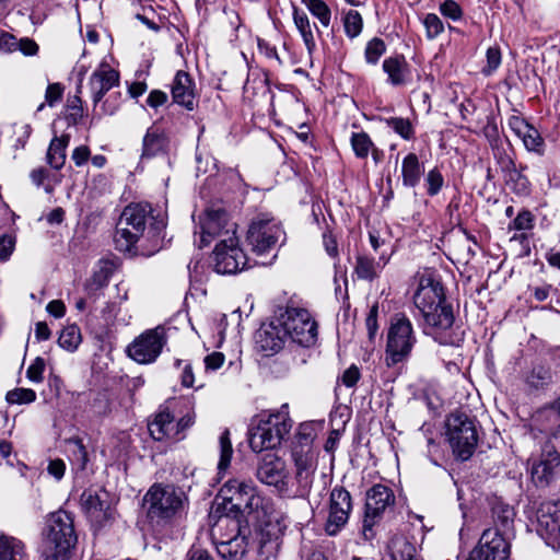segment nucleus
<instances>
[{
	"label": "nucleus",
	"instance_id": "1",
	"mask_svg": "<svg viewBox=\"0 0 560 560\" xmlns=\"http://www.w3.org/2000/svg\"><path fill=\"white\" fill-rule=\"evenodd\" d=\"M413 303L423 318L424 334L433 336L443 345H457L462 340L459 335H446L453 327L455 318L439 280L427 273L419 276Z\"/></svg>",
	"mask_w": 560,
	"mask_h": 560
},
{
	"label": "nucleus",
	"instance_id": "2",
	"mask_svg": "<svg viewBox=\"0 0 560 560\" xmlns=\"http://www.w3.org/2000/svg\"><path fill=\"white\" fill-rule=\"evenodd\" d=\"M218 497L222 499L226 515L219 520L221 524L238 520L240 516L259 513L266 515L270 509V500L262 497L254 481L233 478L228 480L220 489Z\"/></svg>",
	"mask_w": 560,
	"mask_h": 560
},
{
	"label": "nucleus",
	"instance_id": "3",
	"mask_svg": "<svg viewBox=\"0 0 560 560\" xmlns=\"http://www.w3.org/2000/svg\"><path fill=\"white\" fill-rule=\"evenodd\" d=\"M143 508L151 522L164 525L187 514L189 499L180 487L154 483L143 497Z\"/></svg>",
	"mask_w": 560,
	"mask_h": 560
},
{
	"label": "nucleus",
	"instance_id": "4",
	"mask_svg": "<svg viewBox=\"0 0 560 560\" xmlns=\"http://www.w3.org/2000/svg\"><path fill=\"white\" fill-rule=\"evenodd\" d=\"M40 560H69L78 537L73 518L67 511L51 513L46 521Z\"/></svg>",
	"mask_w": 560,
	"mask_h": 560
},
{
	"label": "nucleus",
	"instance_id": "5",
	"mask_svg": "<svg viewBox=\"0 0 560 560\" xmlns=\"http://www.w3.org/2000/svg\"><path fill=\"white\" fill-rule=\"evenodd\" d=\"M417 343V335L411 320L404 314L390 318L386 335L385 363L395 366L406 362Z\"/></svg>",
	"mask_w": 560,
	"mask_h": 560
},
{
	"label": "nucleus",
	"instance_id": "6",
	"mask_svg": "<svg viewBox=\"0 0 560 560\" xmlns=\"http://www.w3.org/2000/svg\"><path fill=\"white\" fill-rule=\"evenodd\" d=\"M151 212V206L148 203H131L124 209L114 235L117 250L131 252L142 236Z\"/></svg>",
	"mask_w": 560,
	"mask_h": 560
},
{
	"label": "nucleus",
	"instance_id": "7",
	"mask_svg": "<svg viewBox=\"0 0 560 560\" xmlns=\"http://www.w3.org/2000/svg\"><path fill=\"white\" fill-rule=\"evenodd\" d=\"M284 240L285 233L281 222L270 213H259L252 220L247 242L258 257L273 253Z\"/></svg>",
	"mask_w": 560,
	"mask_h": 560
},
{
	"label": "nucleus",
	"instance_id": "8",
	"mask_svg": "<svg viewBox=\"0 0 560 560\" xmlns=\"http://www.w3.org/2000/svg\"><path fill=\"white\" fill-rule=\"evenodd\" d=\"M292 429V420L285 411H278L261 418L252 429L249 446L254 452L271 450L281 444Z\"/></svg>",
	"mask_w": 560,
	"mask_h": 560
},
{
	"label": "nucleus",
	"instance_id": "9",
	"mask_svg": "<svg viewBox=\"0 0 560 560\" xmlns=\"http://www.w3.org/2000/svg\"><path fill=\"white\" fill-rule=\"evenodd\" d=\"M447 438L453 454L460 460L469 459L478 443L475 421L465 413H452L446 421Z\"/></svg>",
	"mask_w": 560,
	"mask_h": 560
},
{
	"label": "nucleus",
	"instance_id": "10",
	"mask_svg": "<svg viewBox=\"0 0 560 560\" xmlns=\"http://www.w3.org/2000/svg\"><path fill=\"white\" fill-rule=\"evenodd\" d=\"M255 520H262L259 529V547L258 552L262 560H269L276 557L280 546L281 539L288 528V518L282 513L272 511V503L266 515L261 512L259 516L254 514Z\"/></svg>",
	"mask_w": 560,
	"mask_h": 560
},
{
	"label": "nucleus",
	"instance_id": "11",
	"mask_svg": "<svg viewBox=\"0 0 560 560\" xmlns=\"http://www.w3.org/2000/svg\"><path fill=\"white\" fill-rule=\"evenodd\" d=\"M284 334L293 342L311 347L317 340V325L310 312L305 308H287L279 317Z\"/></svg>",
	"mask_w": 560,
	"mask_h": 560
},
{
	"label": "nucleus",
	"instance_id": "12",
	"mask_svg": "<svg viewBox=\"0 0 560 560\" xmlns=\"http://www.w3.org/2000/svg\"><path fill=\"white\" fill-rule=\"evenodd\" d=\"M194 423V412H187L176 420L168 407H160L153 419L149 421L148 429L155 441H180L185 438L186 430Z\"/></svg>",
	"mask_w": 560,
	"mask_h": 560
},
{
	"label": "nucleus",
	"instance_id": "13",
	"mask_svg": "<svg viewBox=\"0 0 560 560\" xmlns=\"http://www.w3.org/2000/svg\"><path fill=\"white\" fill-rule=\"evenodd\" d=\"M167 342L165 329L158 326L147 329L126 348L127 355L139 364H151L160 357Z\"/></svg>",
	"mask_w": 560,
	"mask_h": 560
},
{
	"label": "nucleus",
	"instance_id": "14",
	"mask_svg": "<svg viewBox=\"0 0 560 560\" xmlns=\"http://www.w3.org/2000/svg\"><path fill=\"white\" fill-rule=\"evenodd\" d=\"M256 477L261 483L273 487L279 495H290V472L285 462L276 454L268 453L260 458Z\"/></svg>",
	"mask_w": 560,
	"mask_h": 560
},
{
	"label": "nucleus",
	"instance_id": "15",
	"mask_svg": "<svg viewBox=\"0 0 560 560\" xmlns=\"http://www.w3.org/2000/svg\"><path fill=\"white\" fill-rule=\"evenodd\" d=\"M214 270L221 275H233L245 269L248 259L240 247L236 235L223 237L213 250Z\"/></svg>",
	"mask_w": 560,
	"mask_h": 560
},
{
	"label": "nucleus",
	"instance_id": "16",
	"mask_svg": "<svg viewBox=\"0 0 560 560\" xmlns=\"http://www.w3.org/2000/svg\"><path fill=\"white\" fill-rule=\"evenodd\" d=\"M395 495L390 488L375 485L366 492L365 514L363 520V535L366 539L373 537V526L385 510L393 505Z\"/></svg>",
	"mask_w": 560,
	"mask_h": 560
},
{
	"label": "nucleus",
	"instance_id": "17",
	"mask_svg": "<svg viewBox=\"0 0 560 560\" xmlns=\"http://www.w3.org/2000/svg\"><path fill=\"white\" fill-rule=\"evenodd\" d=\"M236 224L231 222L229 214L222 208H208L200 219V247L210 243L212 237H229L235 235Z\"/></svg>",
	"mask_w": 560,
	"mask_h": 560
},
{
	"label": "nucleus",
	"instance_id": "18",
	"mask_svg": "<svg viewBox=\"0 0 560 560\" xmlns=\"http://www.w3.org/2000/svg\"><path fill=\"white\" fill-rule=\"evenodd\" d=\"M295 465L294 482H290L291 493L289 497L306 498L312 489L316 464L313 453L303 448L293 451Z\"/></svg>",
	"mask_w": 560,
	"mask_h": 560
},
{
	"label": "nucleus",
	"instance_id": "19",
	"mask_svg": "<svg viewBox=\"0 0 560 560\" xmlns=\"http://www.w3.org/2000/svg\"><path fill=\"white\" fill-rule=\"evenodd\" d=\"M536 532L548 546L560 549V502L540 505Z\"/></svg>",
	"mask_w": 560,
	"mask_h": 560
},
{
	"label": "nucleus",
	"instance_id": "20",
	"mask_svg": "<svg viewBox=\"0 0 560 560\" xmlns=\"http://www.w3.org/2000/svg\"><path fill=\"white\" fill-rule=\"evenodd\" d=\"M352 510L350 493L342 487H335L329 497V513L326 532L336 535L348 522Z\"/></svg>",
	"mask_w": 560,
	"mask_h": 560
},
{
	"label": "nucleus",
	"instance_id": "21",
	"mask_svg": "<svg viewBox=\"0 0 560 560\" xmlns=\"http://www.w3.org/2000/svg\"><path fill=\"white\" fill-rule=\"evenodd\" d=\"M287 335L280 324L279 318L277 323L264 324L255 334L256 349L264 355H273L280 351L287 339Z\"/></svg>",
	"mask_w": 560,
	"mask_h": 560
},
{
	"label": "nucleus",
	"instance_id": "22",
	"mask_svg": "<svg viewBox=\"0 0 560 560\" xmlns=\"http://www.w3.org/2000/svg\"><path fill=\"white\" fill-rule=\"evenodd\" d=\"M119 84V73L108 65H101L90 77L89 86L94 108L103 96Z\"/></svg>",
	"mask_w": 560,
	"mask_h": 560
},
{
	"label": "nucleus",
	"instance_id": "23",
	"mask_svg": "<svg viewBox=\"0 0 560 560\" xmlns=\"http://www.w3.org/2000/svg\"><path fill=\"white\" fill-rule=\"evenodd\" d=\"M560 465V455L553 448L548 450L546 455H541L538 459H533L530 466L532 479L538 487L548 486L553 479L557 468Z\"/></svg>",
	"mask_w": 560,
	"mask_h": 560
},
{
	"label": "nucleus",
	"instance_id": "24",
	"mask_svg": "<svg viewBox=\"0 0 560 560\" xmlns=\"http://www.w3.org/2000/svg\"><path fill=\"white\" fill-rule=\"evenodd\" d=\"M228 526H232V532L235 535L226 540L215 542L218 553L228 560H240L246 552L247 538L241 532V521H232Z\"/></svg>",
	"mask_w": 560,
	"mask_h": 560
},
{
	"label": "nucleus",
	"instance_id": "25",
	"mask_svg": "<svg viewBox=\"0 0 560 560\" xmlns=\"http://www.w3.org/2000/svg\"><path fill=\"white\" fill-rule=\"evenodd\" d=\"M115 270L116 264L110 259H101L97 262L92 276L84 283V292L89 300H97L98 292L107 287Z\"/></svg>",
	"mask_w": 560,
	"mask_h": 560
},
{
	"label": "nucleus",
	"instance_id": "26",
	"mask_svg": "<svg viewBox=\"0 0 560 560\" xmlns=\"http://www.w3.org/2000/svg\"><path fill=\"white\" fill-rule=\"evenodd\" d=\"M170 148L171 141L165 131L151 127L143 137L141 161L167 155Z\"/></svg>",
	"mask_w": 560,
	"mask_h": 560
},
{
	"label": "nucleus",
	"instance_id": "27",
	"mask_svg": "<svg viewBox=\"0 0 560 560\" xmlns=\"http://www.w3.org/2000/svg\"><path fill=\"white\" fill-rule=\"evenodd\" d=\"M510 539L501 534L499 528L483 530L478 545L490 555L491 560H508L510 556Z\"/></svg>",
	"mask_w": 560,
	"mask_h": 560
},
{
	"label": "nucleus",
	"instance_id": "28",
	"mask_svg": "<svg viewBox=\"0 0 560 560\" xmlns=\"http://www.w3.org/2000/svg\"><path fill=\"white\" fill-rule=\"evenodd\" d=\"M109 503V493L103 488H89L80 497L82 510L96 520L106 514Z\"/></svg>",
	"mask_w": 560,
	"mask_h": 560
},
{
	"label": "nucleus",
	"instance_id": "29",
	"mask_svg": "<svg viewBox=\"0 0 560 560\" xmlns=\"http://www.w3.org/2000/svg\"><path fill=\"white\" fill-rule=\"evenodd\" d=\"M173 101L191 110L194 108V84L188 73L178 71L172 84Z\"/></svg>",
	"mask_w": 560,
	"mask_h": 560
},
{
	"label": "nucleus",
	"instance_id": "30",
	"mask_svg": "<svg viewBox=\"0 0 560 560\" xmlns=\"http://www.w3.org/2000/svg\"><path fill=\"white\" fill-rule=\"evenodd\" d=\"M387 82L394 86L405 85L410 79V68L404 56L388 57L383 61Z\"/></svg>",
	"mask_w": 560,
	"mask_h": 560
},
{
	"label": "nucleus",
	"instance_id": "31",
	"mask_svg": "<svg viewBox=\"0 0 560 560\" xmlns=\"http://www.w3.org/2000/svg\"><path fill=\"white\" fill-rule=\"evenodd\" d=\"M535 421L540 432L557 438L560 433V397L557 405L539 410Z\"/></svg>",
	"mask_w": 560,
	"mask_h": 560
},
{
	"label": "nucleus",
	"instance_id": "32",
	"mask_svg": "<svg viewBox=\"0 0 560 560\" xmlns=\"http://www.w3.org/2000/svg\"><path fill=\"white\" fill-rule=\"evenodd\" d=\"M514 509L504 502L497 501L492 506V518L494 526L492 528H499L501 534L511 538L514 532Z\"/></svg>",
	"mask_w": 560,
	"mask_h": 560
},
{
	"label": "nucleus",
	"instance_id": "33",
	"mask_svg": "<svg viewBox=\"0 0 560 560\" xmlns=\"http://www.w3.org/2000/svg\"><path fill=\"white\" fill-rule=\"evenodd\" d=\"M388 549L390 560H420L416 544L406 536H394Z\"/></svg>",
	"mask_w": 560,
	"mask_h": 560
},
{
	"label": "nucleus",
	"instance_id": "34",
	"mask_svg": "<svg viewBox=\"0 0 560 560\" xmlns=\"http://www.w3.org/2000/svg\"><path fill=\"white\" fill-rule=\"evenodd\" d=\"M0 560H28L25 544L16 537L1 534Z\"/></svg>",
	"mask_w": 560,
	"mask_h": 560
},
{
	"label": "nucleus",
	"instance_id": "35",
	"mask_svg": "<svg viewBox=\"0 0 560 560\" xmlns=\"http://www.w3.org/2000/svg\"><path fill=\"white\" fill-rule=\"evenodd\" d=\"M523 380L530 389H542L552 382V371L549 365L536 363L528 369Z\"/></svg>",
	"mask_w": 560,
	"mask_h": 560
},
{
	"label": "nucleus",
	"instance_id": "36",
	"mask_svg": "<svg viewBox=\"0 0 560 560\" xmlns=\"http://www.w3.org/2000/svg\"><path fill=\"white\" fill-rule=\"evenodd\" d=\"M424 173V167L420 163L418 156L415 153L407 154L401 164V176L402 184L406 187H416L421 176Z\"/></svg>",
	"mask_w": 560,
	"mask_h": 560
},
{
	"label": "nucleus",
	"instance_id": "37",
	"mask_svg": "<svg viewBox=\"0 0 560 560\" xmlns=\"http://www.w3.org/2000/svg\"><path fill=\"white\" fill-rule=\"evenodd\" d=\"M70 141L69 135L54 137L49 143L46 161L55 170H60L66 162V150Z\"/></svg>",
	"mask_w": 560,
	"mask_h": 560
},
{
	"label": "nucleus",
	"instance_id": "38",
	"mask_svg": "<svg viewBox=\"0 0 560 560\" xmlns=\"http://www.w3.org/2000/svg\"><path fill=\"white\" fill-rule=\"evenodd\" d=\"M383 265L375 261L374 258L368 257L365 255H358L355 259L354 273L361 280L373 281L378 277Z\"/></svg>",
	"mask_w": 560,
	"mask_h": 560
},
{
	"label": "nucleus",
	"instance_id": "39",
	"mask_svg": "<svg viewBox=\"0 0 560 560\" xmlns=\"http://www.w3.org/2000/svg\"><path fill=\"white\" fill-rule=\"evenodd\" d=\"M293 21L299 33L303 38V42L308 52H312L316 44L313 35V28L307 14L304 11L300 10L299 8L293 7Z\"/></svg>",
	"mask_w": 560,
	"mask_h": 560
},
{
	"label": "nucleus",
	"instance_id": "40",
	"mask_svg": "<svg viewBox=\"0 0 560 560\" xmlns=\"http://www.w3.org/2000/svg\"><path fill=\"white\" fill-rule=\"evenodd\" d=\"M67 444L69 445L72 465L78 470H84L89 463V455L82 440L79 438H71L67 441Z\"/></svg>",
	"mask_w": 560,
	"mask_h": 560
},
{
	"label": "nucleus",
	"instance_id": "41",
	"mask_svg": "<svg viewBox=\"0 0 560 560\" xmlns=\"http://www.w3.org/2000/svg\"><path fill=\"white\" fill-rule=\"evenodd\" d=\"M219 447H220V459L218 464L219 475L224 474L230 467L233 447L230 439L229 430H224L219 439Z\"/></svg>",
	"mask_w": 560,
	"mask_h": 560
},
{
	"label": "nucleus",
	"instance_id": "42",
	"mask_svg": "<svg viewBox=\"0 0 560 560\" xmlns=\"http://www.w3.org/2000/svg\"><path fill=\"white\" fill-rule=\"evenodd\" d=\"M520 139L522 140L526 150L538 155H542L545 153V141L535 127L530 126L525 132L522 133Z\"/></svg>",
	"mask_w": 560,
	"mask_h": 560
},
{
	"label": "nucleus",
	"instance_id": "43",
	"mask_svg": "<svg viewBox=\"0 0 560 560\" xmlns=\"http://www.w3.org/2000/svg\"><path fill=\"white\" fill-rule=\"evenodd\" d=\"M312 15L318 19L324 27H328L331 20V11L323 0H302Z\"/></svg>",
	"mask_w": 560,
	"mask_h": 560
},
{
	"label": "nucleus",
	"instance_id": "44",
	"mask_svg": "<svg viewBox=\"0 0 560 560\" xmlns=\"http://www.w3.org/2000/svg\"><path fill=\"white\" fill-rule=\"evenodd\" d=\"M383 121L405 140H410L415 137L413 126L408 118L388 117L384 118Z\"/></svg>",
	"mask_w": 560,
	"mask_h": 560
},
{
	"label": "nucleus",
	"instance_id": "45",
	"mask_svg": "<svg viewBox=\"0 0 560 560\" xmlns=\"http://www.w3.org/2000/svg\"><path fill=\"white\" fill-rule=\"evenodd\" d=\"M58 343L61 348L68 351H74L81 343V332L79 327L75 325L66 327L59 336Z\"/></svg>",
	"mask_w": 560,
	"mask_h": 560
},
{
	"label": "nucleus",
	"instance_id": "46",
	"mask_svg": "<svg viewBox=\"0 0 560 560\" xmlns=\"http://www.w3.org/2000/svg\"><path fill=\"white\" fill-rule=\"evenodd\" d=\"M351 147L359 159H365L373 148L370 136L365 132H353L351 136Z\"/></svg>",
	"mask_w": 560,
	"mask_h": 560
},
{
	"label": "nucleus",
	"instance_id": "47",
	"mask_svg": "<svg viewBox=\"0 0 560 560\" xmlns=\"http://www.w3.org/2000/svg\"><path fill=\"white\" fill-rule=\"evenodd\" d=\"M363 26V21L361 14L355 10L348 11L343 16V27L348 37L354 38L357 37Z\"/></svg>",
	"mask_w": 560,
	"mask_h": 560
},
{
	"label": "nucleus",
	"instance_id": "48",
	"mask_svg": "<svg viewBox=\"0 0 560 560\" xmlns=\"http://www.w3.org/2000/svg\"><path fill=\"white\" fill-rule=\"evenodd\" d=\"M386 50L385 43L381 38L371 39L365 47L364 56L368 63L376 65Z\"/></svg>",
	"mask_w": 560,
	"mask_h": 560
},
{
	"label": "nucleus",
	"instance_id": "49",
	"mask_svg": "<svg viewBox=\"0 0 560 560\" xmlns=\"http://www.w3.org/2000/svg\"><path fill=\"white\" fill-rule=\"evenodd\" d=\"M423 26L429 39H434L444 32L442 20L434 13H428L423 19Z\"/></svg>",
	"mask_w": 560,
	"mask_h": 560
},
{
	"label": "nucleus",
	"instance_id": "50",
	"mask_svg": "<svg viewBox=\"0 0 560 560\" xmlns=\"http://www.w3.org/2000/svg\"><path fill=\"white\" fill-rule=\"evenodd\" d=\"M36 399V393L31 388H16L7 394L10 404H28Z\"/></svg>",
	"mask_w": 560,
	"mask_h": 560
},
{
	"label": "nucleus",
	"instance_id": "51",
	"mask_svg": "<svg viewBox=\"0 0 560 560\" xmlns=\"http://www.w3.org/2000/svg\"><path fill=\"white\" fill-rule=\"evenodd\" d=\"M444 179L438 168L430 170L425 176L427 192L430 196H435L440 192Z\"/></svg>",
	"mask_w": 560,
	"mask_h": 560
},
{
	"label": "nucleus",
	"instance_id": "52",
	"mask_svg": "<svg viewBox=\"0 0 560 560\" xmlns=\"http://www.w3.org/2000/svg\"><path fill=\"white\" fill-rule=\"evenodd\" d=\"M487 65L482 69L486 75L492 74L501 65V51L499 47H489L486 52Z\"/></svg>",
	"mask_w": 560,
	"mask_h": 560
},
{
	"label": "nucleus",
	"instance_id": "53",
	"mask_svg": "<svg viewBox=\"0 0 560 560\" xmlns=\"http://www.w3.org/2000/svg\"><path fill=\"white\" fill-rule=\"evenodd\" d=\"M440 12L443 16L453 21H459L463 16V10L455 0H444L440 4Z\"/></svg>",
	"mask_w": 560,
	"mask_h": 560
},
{
	"label": "nucleus",
	"instance_id": "54",
	"mask_svg": "<svg viewBox=\"0 0 560 560\" xmlns=\"http://www.w3.org/2000/svg\"><path fill=\"white\" fill-rule=\"evenodd\" d=\"M510 228L518 231L532 230L534 228V215L528 210H522L513 220Z\"/></svg>",
	"mask_w": 560,
	"mask_h": 560
},
{
	"label": "nucleus",
	"instance_id": "55",
	"mask_svg": "<svg viewBox=\"0 0 560 560\" xmlns=\"http://www.w3.org/2000/svg\"><path fill=\"white\" fill-rule=\"evenodd\" d=\"M45 370V361L43 358L37 357L26 371V377L33 383H40L43 381V373Z\"/></svg>",
	"mask_w": 560,
	"mask_h": 560
},
{
	"label": "nucleus",
	"instance_id": "56",
	"mask_svg": "<svg viewBox=\"0 0 560 560\" xmlns=\"http://www.w3.org/2000/svg\"><path fill=\"white\" fill-rule=\"evenodd\" d=\"M121 104V94L113 93L110 94L101 105V110L103 115H114L120 107Z\"/></svg>",
	"mask_w": 560,
	"mask_h": 560
},
{
	"label": "nucleus",
	"instance_id": "57",
	"mask_svg": "<svg viewBox=\"0 0 560 560\" xmlns=\"http://www.w3.org/2000/svg\"><path fill=\"white\" fill-rule=\"evenodd\" d=\"M377 315L378 306L373 305L365 319V327L370 339H373L378 330Z\"/></svg>",
	"mask_w": 560,
	"mask_h": 560
},
{
	"label": "nucleus",
	"instance_id": "58",
	"mask_svg": "<svg viewBox=\"0 0 560 560\" xmlns=\"http://www.w3.org/2000/svg\"><path fill=\"white\" fill-rule=\"evenodd\" d=\"M63 93V86L60 83L48 84L45 93V101L49 106H54L58 102Z\"/></svg>",
	"mask_w": 560,
	"mask_h": 560
},
{
	"label": "nucleus",
	"instance_id": "59",
	"mask_svg": "<svg viewBox=\"0 0 560 560\" xmlns=\"http://www.w3.org/2000/svg\"><path fill=\"white\" fill-rule=\"evenodd\" d=\"M361 373L357 365L349 366L341 376V382L347 387H353L360 380Z\"/></svg>",
	"mask_w": 560,
	"mask_h": 560
},
{
	"label": "nucleus",
	"instance_id": "60",
	"mask_svg": "<svg viewBox=\"0 0 560 560\" xmlns=\"http://www.w3.org/2000/svg\"><path fill=\"white\" fill-rule=\"evenodd\" d=\"M16 38L8 32L0 31V50L3 52H11L16 50Z\"/></svg>",
	"mask_w": 560,
	"mask_h": 560
},
{
	"label": "nucleus",
	"instance_id": "61",
	"mask_svg": "<svg viewBox=\"0 0 560 560\" xmlns=\"http://www.w3.org/2000/svg\"><path fill=\"white\" fill-rule=\"evenodd\" d=\"M532 125H529L525 119L518 116H511L509 118V127L510 129L517 136L518 138L525 132Z\"/></svg>",
	"mask_w": 560,
	"mask_h": 560
},
{
	"label": "nucleus",
	"instance_id": "62",
	"mask_svg": "<svg viewBox=\"0 0 560 560\" xmlns=\"http://www.w3.org/2000/svg\"><path fill=\"white\" fill-rule=\"evenodd\" d=\"M47 471L56 480H60L66 471V464L62 459H52L48 463Z\"/></svg>",
	"mask_w": 560,
	"mask_h": 560
},
{
	"label": "nucleus",
	"instance_id": "63",
	"mask_svg": "<svg viewBox=\"0 0 560 560\" xmlns=\"http://www.w3.org/2000/svg\"><path fill=\"white\" fill-rule=\"evenodd\" d=\"M203 361L207 371H215L224 363V354L221 352H212L208 354Z\"/></svg>",
	"mask_w": 560,
	"mask_h": 560
},
{
	"label": "nucleus",
	"instance_id": "64",
	"mask_svg": "<svg viewBox=\"0 0 560 560\" xmlns=\"http://www.w3.org/2000/svg\"><path fill=\"white\" fill-rule=\"evenodd\" d=\"M90 154H91V152H90L89 147L80 145L73 150V152L71 154V159L77 166H82L88 162Z\"/></svg>",
	"mask_w": 560,
	"mask_h": 560
}]
</instances>
